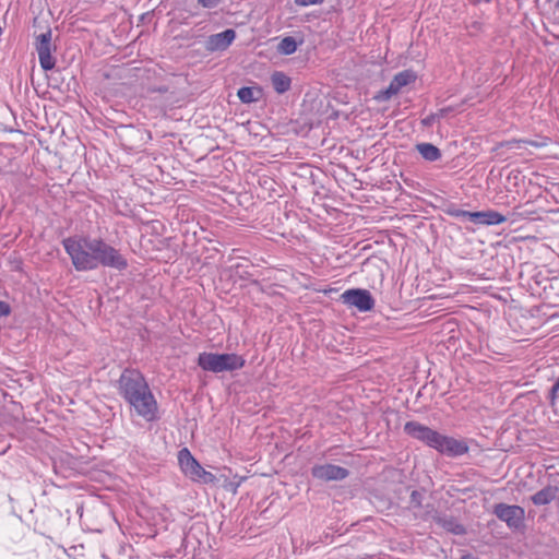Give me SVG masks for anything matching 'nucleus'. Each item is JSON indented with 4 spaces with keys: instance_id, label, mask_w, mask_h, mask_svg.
Here are the masks:
<instances>
[{
    "instance_id": "nucleus-15",
    "label": "nucleus",
    "mask_w": 559,
    "mask_h": 559,
    "mask_svg": "<svg viewBox=\"0 0 559 559\" xmlns=\"http://www.w3.org/2000/svg\"><path fill=\"white\" fill-rule=\"evenodd\" d=\"M558 492V487L548 485L534 493L531 497V500L535 506H546L557 498Z\"/></svg>"
},
{
    "instance_id": "nucleus-8",
    "label": "nucleus",
    "mask_w": 559,
    "mask_h": 559,
    "mask_svg": "<svg viewBox=\"0 0 559 559\" xmlns=\"http://www.w3.org/2000/svg\"><path fill=\"white\" fill-rule=\"evenodd\" d=\"M404 431L409 437L423 442L424 444L432 449L436 448L440 435V432H438L437 430H433L430 427L425 426L415 420L407 421L404 425Z\"/></svg>"
},
{
    "instance_id": "nucleus-26",
    "label": "nucleus",
    "mask_w": 559,
    "mask_h": 559,
    "mask_svg": "<svg viewBox=\"0 0 559 559\" xmlns=\"http://www.w3.org/2000/svg\"><path fill=\"white\" fill-rule=\"evenodd\" d=\"M437 121V117L435 115V112L428 115L427 117H425L423 120H421V124L425 127V128H430L433 126V123Z\"/></svg>"
},
{
    "instance_id": "nucleus-3",
    "label": "nucleus",
    "mask_w": 559,
    "mask_h": 559,
    "mask_svg": "<svg viewBox=\"0 0 559 559\" xmlns=\"http://www.w3.org/2000/svg\"><path fill=\"white\" fill-rule=\"evenodd\" d=\"M198 366L207 372L221 373L233 372L245 367L246 359L235 353H200L197 360Z\"/></svg>"
},
{
    "instance_id": "nucleus-22",
    "label": "nucleus",
    "mask_w": 559,
    "mask_h": 559,
    "mask_svg": "<svg viewBox=\"0 0 559 559\" xmlns=\"http://www.w3.org/2000/svg\"><path fill=\"white\" fill-rule=\"evenodd\" d=\"M424 493L419 490H413L409 497V506L412 508H421Z\"/></svg>"
},
{
    "instance_id": "nucleus-11",
    "label": "nucleus",
    "mask_w": 559,
    "mask_h": 559,
    "mask_svg": "<svg viewBox=\"0 0 559 559\" xmlns=\"http://www.w3.org/2000/svg\"><path fill=\"white\" fill-rule=\"evenodd\" d=\"M311 475L324 481L343 480L349 475V471L334 464H317L311 467Z\"/></svg>"
},
{
    "instance_id": "nucleus-19",
    "label": "nucleus",
    "mask_w": 559,
    "mask_h": 559,
    "mask_svg": "<svg viewBox=\"0 0 559 559\" xmlns=\"http://www.w3.org/2000/svg\"><path fill=\"white\" fill-rule=\"evenodd\" d=\"M444 213L449 216L462 218L474 223L475 212L459 209L455 204H450L444 209Z\"/></svg>"
},
{
    "instance_id": "nucleus-16",
    "label": "nucleus",
    "mask_w": 559,
    "mask_h": 559,
    "mask_svg": "<svg viewBox=\"0 0 559 559\" xmlns=\"http://www.w3.org/2000/svg\"><path fill=\"white\" fill-rule=\"evenodd\" d=\"M416 150L427 162H436L442 156L441 151L431 143H418Z\"/></svg>"
},
{
    "instance_id": "nucleus-5",
    "label": "nucleus",
    "mask_w": 559,
    "mask_h": 559,
    "mask_svg": "<svg viewBox=\"0 0 559 559\" xmlns=\"http://www.w3.org/2000/svg\"><path fill=\"white\" fill-rule=\"evenodd\" d=\"M492 513L512 531L524 527L525 511L520 506L500 502L493 506Z\"/></svg>"
},
{
    "instance_id": "nucleus-10",
    "label": "nucleus",
    "mask_w": 559,
    "mask_h": 559,
    "mask_svg": "<svg viewBox=\"0 0 559 559\" xmlns=\"http://www.w3.org/2000/svg\"><path fill=\"white\" fill-rule=\"evenodd\" d=\"M51 29L48 28L45 33H41L36 37L35 43L40 67L45 71L52 70L56 66V60L51 55Z\"/></svg>"
},
{
    "instance_id": "nucleus-20",
    "label": "nucleus",
    "mask_w": 559,
    "mask_h": 559,
    "mask_svg": "<svg viewBox=\"0 0 559 559\" xmlns=\"http://www.w3.org/2000/svg\"><path fill=\"white\" fill-rule=\"evenodd\" d=\"M277 50L282 55H286V56L293 55L297 50V41H296V39L294 37H292V36L284 37L280 41Z\"/></svg>"
},
{
    "instance_id": "nucleus-30",
    "label": "nucleus",
    "mask_w": 559,
    "mask_h": 559,
    "mask_svg": "<svg viewBox=\"0 0 559 559\" xmlns=\"http://www.w3.org/2000/svg\"><path fill=\"white\" fill-rule=\"evenodd\" d=\"M158 92H160V93L167 92V87H159Z\"/></svg>"
},
{
    "instance_id": "nucleus-27",
    "label": "nucleus",
    "mask_w": 559,
    "mask_h": 559,
    "mask_svg": "<svg viewBox=\"0 0 559 559\" xmlns=\"http://www.w3.org/2000/svg\"><path fill=\"white\" fill-rule=\"evenodd\" d=\"M324 0H295V3L300 7L322 4Z\"/></svg>"
},
{
    "instance_id": "nucleus-2",
    "label": "nucleus",
    "mask_w": 559,
    "mask_h": 559,
    "mask_svg": "<svg viewBox=\"0 0 559 559\" xmlns=\"http://www.w3.org/2000/svg\"><path fill=\"white\" fill-rule=\"evenodd\" d=\"M119 395L147 421L157 418V402L144 376L133 368H126L117 381Z\"/></svg>"
},
{
    "instance_id": "nucleus-4",
    "label": "nucleus",
    "mask_w": 559,
    "mask_h": 559,
    "mask_svg": "<svg viewBox=\"0 0 559 559\" xmlns=\"http://www.w3.org/2000/svg\"><path fill=\"white\" fill-rule=\"evenodd\" d=\"M178 462L182 473L193 481L212 484L216 480L215 475L205 471L187 448L178 452Z\"/></svg>"
},
{
    "instance_id": "nucleus-28",
    "label": "nucleus",
    "mask_w": 559,
    "mask_h": 559,
    "mask_svg": "<svg viewBox=\"0 0 559 559\" xmlns=\"http://www.w3.org/2000/svg\"><path fill=\"white\" fill-rule=\"evenodd\" d=\"M10 312H11V308H10L9 304L0 300V317L9 316Z\"/></svg>"
},
{
    "instance_id": "nucleus-32",
    "label": "nucleus",
    "mask_w": 559,
    "mask_h": 559,
    "mask_svg": "<svg viewBox=\"0 0 559 559\" xmlns=\"http://www.w3.org/2000/svg\"><path fill=\"white\" fill-rule=\"evenodd\" d=\"M556 9H559V0L556 2Z\"/></svg>"
},
{
    "instance_id": "nucleus-9",
    "label": "nucleus",
    "mask_w": 559,
    "mask_h": 559,
    "mask_svg": "<svg viewBox=\"0 0 559 559\" xmlns=\"http://www.w3.org/2000/svg\"><path fill=\"white\" fill-rule=\"evenodd\" d=\"M435 450L443 455L457 457L466 454L469 447L465 439H455L440 433Z\"/></svg>"
},
{
    "instance_id": "nucleus-12",
    "label": "nucleus",
    "mask_w": 559,
    "mask_h": 559,
    "mask_svg": "<svg viewBox=\"0 0 559 559\" xmlns=\"http://www.w3.org/2000/svg\"><path fill=\"white\" fill-rule=\"evenodd\" d=\"M235 38V29L227 28L221 33L210 35L204 43V47L210 52L224 51L233 44Z\"/></svg>"
},
{
    "instance_id": "nucleus-24",
    "label": "nucleus",
    "mask_w": 559,
    "mask_h": 559,
    "mask_svg": "<svg viewBox=\"0 0 559 559\" xmlns=\"http://www.w3.org/2000/svg\"><path fill=\"white\" fill-rule=\"evenodd\" d=\"M522 144L539 148V147H544L547 145V139L544 138L542 141L522 139Z\"/></svg>"
},
{
    "instance_id": "nucleus-6",
    "label": "nucleus",
    "mask_w": 559,
    "mask_h": 559,
    "mask_svg": "<svg viewBox=\"0 0 559 559\" xmlns=\"http://www.w3.org/2000/svg\"><path fill=\"white\" fill-rule=\"evenodd\" d=\"M417 79L413 70H403L395 74L385 90L380 91L376 99L379 102H386L394 95L399 94L404 86L414 83Z\"/></svg>"
},
{
    "instance_id": "nucleus-25",
    "label": "nucleus",
    "mask_w": 559,
    "mask_h": 559,
    "mask_svg": "<svg viewBox=\"0 0 559 559\" xmlns=\"http://www.w3.org/2000/svg\"><path fill=\"white\" fill-rule=\"evenodd\" d=\"M246 479V477H238V476H235L234 477V480L229 483L228 487H229V490L233 492V493H236L237 490H238V487L241 485V483Z\"/></svg>"
},
{
    "instance_id": "nucleus-13",
    "label": "nucleus",
    "mask_w": 559,
    "mask_h": 559,
    "mask_svg": "<svg viewBox=\"0 0 559 559\" xmlns=\"http://www.w3.org/2000/svg\"><path fill=\"white\" fill-rule=\"evenodd\" d=\"M433 522L442 527L444 531L452 533L454 535H464L466 534V528L463 524H461L457 519L453 515L444 514V513H436L432 515Z\"/></svg>"
},
{
    "instance_id": "nucleus-21",
    "label": "nucleus",
    "mask_w": 559,
    "mask_h": 559,
    "mask_svg": "<svg viewBox=\"0 0 559 559\" xmlns=\"http://www.w3.org/2000/svg\"><path fill=\"white\" fill-rule=\"evenodd\" d=\"M522 145V139H512V140H508V141H501V142H498L496 144L495 147H492V152H498L500 148L502 147H507V148H519L521 147Z\"/></svg>"
},
{
    "instance_id": "nucleus-17",
    "label": "nucleus",
    "mask_w": 559,
    "mask_h": 559,
    "mask_svg": "<svg viewBox=\"0 0 559 559\" xmlns=\"http://www.w3.org/2000/svg\"><path fill=\"white\" fill-rule=\"evenodd\" d=\"M273 88L278 94H283L290 88L292 81L289 76L281 71H276L271 76Z\"/></svg>"
},
{
    "instance_id": "nucleus-29",
    "label": "nucleus",
    "mask_w": 559,
    "mask_h": 559,
    "mask_svg": "<svg viewBox=\"0 0 559 559\" xmlns=\"http://www.w3.org/2000/svg\"><path fill=\"white\" fill-rule=\"evenodd\" d=\"M451 110H452L451 107H445V108L439 109L437 112H435L437 120L444 118Z\"/></svg>"
},
{
    "instance_id": "nucleus-7",
    "label": "nucleus",
    "mask_w": 559,
    "mask_h": 559,
    "mask_svg": "<svg viewBox=\"0 0 559 559\" xmlns=\"http://www.w3.org/2000/svg\"><path fill=\"white\" fill-rule=\"evenodd\" d=\"M341 298L345 305L355 307L361 312L370 311L374 307V299L371 293L367 289H348L341 295Z\"/></svg>"
},
{
    "instance_id": "nucleus-23",
    "label": "nucleus",
    "mask_w": 559,
    "mask_h": 559,
    "mask_svg": "<svg viewBox=\"0 0 559 559\" xmlns=\"http://www.w3.org/2000/svg\"><path fill=\"white\" fill-rule=\"evenodd\" d=\"M559 396V377L556 379L555 383L549 390L548 400L551 405H555L556 399Z\"/></svg>"
},
{
    "instance_id": "nucleus-31",
    "label": "nucleus",
    "mask_w": 559,
    "mask_h": 559,
    "mask_svg": "<svg viewBox=\"0 0 559 559\" xmlns=\"http://www.w3.org/2000/svg\"><path fill=\"white\" fill-rule=\"evenodd\" d=\"M462 559H473V557L471 555H465L462 557Z\"/></svg>"
},
{
    "instance_id": "nucleus-14",
    "label": "nucleus",
    "mask_w": 559,
    "mask_h": 559,
    "mask_svg": "<svg viewBox=\"0 0 559 559\" xmlns=\"http://www.w3.org/2000/svg\"><path fill=\"white\" fill-rule=\"evenodd\" d=\"M506 221H507V217L504 215H502L499 212L493 211V210L477 211V212H475V216H474L475 225L492 226V225L502 224Z\"/></svg>"
},
{
    "instance_id": "nucleus-1",
    "label": "nucleus",
    "mask_w": 559,
    "mask_h": 559,
    "mask_svg": "<svg viewBox=\"0 0 559 559\" xmlns=\"http://www.w3.org/2000/svg\"><path fill=\"white\" fill-rule=\"evenodd\" d=\"M62 245L78 272L93 271L98 266L124 271L129 265L120 250L102 238L68 237Z\"/></svg>"
},
{
    "instance_id": "nucleus-18",
    "label": "nucleus",
    "mask_w": 559,
    "mask_h": 559,
    "mask_svg": "<svg viewBox=\"0 0 559 559\" xmlns=\"http://www.w3.org/2000/svg\"><path fill=\"white\" fill-rule=\"evenodd\" d=\"M239 99L245 104L257 102L261 95V90L250 86H243L237 93Z\"/></svg>"
}]
</instances>
